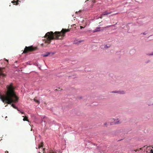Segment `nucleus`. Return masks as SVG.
Listing matches in <instances>:
<instances>
[{"instance_id":"17","label":"nucleus","mask_w":153,"mask_h":153,"mask_svg":"<svg viewBox=\"0 0 153 153\" xmlns=\"http://www.w3.org/2000/svg\"><path fill=\"white\" fill-rule=\"evenodd\" d=\"M20 112L22 114H24V113L23 112H21V111Z\"/></svg>"},{"instance_id":"16","label":"nucleus","mask_w":153,"mask_h":153,"mask_svg":"<svg viewBox=\"0 0 153 153\" xmlns=\"http://www.w3.org/2000/svg\"><path fill=\"white\" fill-rule=\"evenodd\" d=\"M104 125L105 126H107V123H104Z\"/></svg>"},{"instance_id":"18","label":"nucleus","mask_w":153,"mask_h":153,"mask_svg":"<svg viewBox=\"0 0 153 153\" xmlns=\"http://www.w3.org/2000/svg\"><path fill=\"white\" fill-rule=\"evenodd\" d=\"M107 26L106 27H109L110 26Z\"/></svg>"},{"instance_id":"11","label":"nucleus","mask_w":153,"mask_h":153,"mask_svg":"<svg viewBox=\"0 0 153 153\" xmlns=\"http://www.w3.org/2000/svg\"><path fill=\"white\" fill-rule=\"evenodd\" d=\"M23 117H24V118L23 119V121H27L28 122H29L28 120V117H27L25 116V117H24L23 116Z\"/></svg>"},{"instance_id":"19","label":"nucleus","mask_w":153,"mask_h":153,"mask_svg":"<svg viewBox=\"0 0 153 153\" xmlns=\"http://www.w3.org/2000/svg\"><path fill=\"white\" fill-rule=\"evenodd\" d=\"M6 153H6H9L7 151H6L5 152Z\"/></svg>"},{"instance_id":"9","label":"nucleus","mask_w":153,"mask_h":153,"mask_svg":"<svg viewBox=\"0 0 153 153\" xmlns=\"http://www.w3.org/2000/svg\"><path fill=\"white\" fill-rule=\"evenodd\" d=\"M112 93H118L120 94H124L125 93V92L123 91H113L112 92Z\"/></svg>"},{"instance_id":"7","label":"nucleus","mask_w":153,"mask_h":153,"mask_svg":"<svg viewBox=\"0 0 153 153\" xmlns=\"http://www.w3.org/2000/svg\"><path fill=\"white\" fill-rule=\"evenodd\" d=\"M19 1H19V0H13V1H12V3L14 4L17 5L19 4L18 2Z\"/></svg>"},{"instance_id":"12","label":"nucleus","mask_w":153,"mask_h":153,"mask_svg":"<svg viewBox=\"0 0 153 153\" xmlns=\"http://www.w3.org/2000/svg\"><path fill=\"white\" fill-rule=\"evenodd\" d=\"M121 123L120 120L118 119H117L116 121H115V124H118Z\"/></svg>"},{"instance_id":"27","label":"nucleus","mask_w":153,"mask_h":153,"mask_svg":"<svg viewBox=\"0 0 153 153\" xmlns=\"http://www.w3.org/2000/svg\"><path fill=\"white\" fill-rule=\"evenodd\" d=\"M7 105H5V106L6 107V106Z\"/></svg>"},{"instance_id":"21","label":"nucleus","mask_w":153,"mask_h":153,"mask_svg":"<svg viewBox=\"0 0 153 153\" xmlns=\"http://www.w3.org/2000/svg\"><path fill=\"white\" fill-rule=\"evenodd\" d=\"M143 34L144 35H146V34L145 33H143Z\"/></svg>"},{"instance_id":"10","label":"nucleus","mask_w":153,"mask_h":153,"mask_svg":"<svg viewBox=\"0 0 153 153\" xmlns=\"http://www.w3.org/2000/svg\"><path fill=\"white\" fill-rule=\"evenodd\" d=\"M50 53L48 52L47 53H46L43 54L42 55L44 57H46L48 56L50 54Z\"/></svg>"},{"instance_id":"23","label":"nucleus","mask_w":153,"mask_h":153,"mask_svg":"<svg viewBox=\"0 0 153 153\" xmlns=\"http://www.w3.org/2000/svg\"><path fill=\"white\" fill-rule=\"evenodd\" d=\"M153 55V53L151 54H150V55Z\"/></svg>"},{"instance_id":"22","label":"nucleus","mask_w":153,"mask_h":153,"mask_svg":"<svg viewBox=\"0 0 153 153\" xmlns=\"http://www.w3.org/2000/svg\"><path fill=\"white\" fill-rule=\"evenodd\" d=\"M143 149V148H140V150H141V149Z\"/></svg>"},{"instance_id":"15","label":"nucleus","mask_w":153,"mask_h":153,"mask_svg":"<svg viewBox=\"0 0 153 153\" xmlns=\"http://www.w3.org/2000/svg\"><path fill=\"white\" fill-rule=\"evenodd\" d=\"M85 27V26L84 27H83L82 26H81L80 27V29H82L83 28H84Z\"/></svg>"},{"instance_id":"5","label":"nucleus","mask_w":153,"mask_h":153,"mask_svg":"<svg viewBox=\"0 0 153 153\" xmlns=\"http://www.w3.org/2000/svg\"><path fill=\"white\" fill-rule=\"evenodd\" d=\"M5 76L6 75L3 73L1 68H0V79L1 78V77H5Z\"/></svg>"},{"instance_id":"1","label":"nucleus","mask_w":153,"mask_h":153,"mask_svg":"<svg viewBox=\"0 0 153 153\" xmlns=\"http://www.w3.org/2000/svg\"><path fill=\"white\" fill-rule=\"evenodd\" d=\"M6 88L7 90L5 92V94H0V99L3 102L8 104L17 102L19 98L16 94L15 88L13 85V84L11 83L10 85H7Z\"/></svg>"},{"instance_id":"24","label":"nucleus","mask_w":153,"mask_h":153,"mask_svg":"<svg viewBox=\"0 0 153 153\" xmlns=\"http://www.w3.org/2000/svg\"><path fill=\"white\" fill-rule=\"evenodd\" d=\"M44 150H45V149H43V151H44ZM43 152L44 153V152Z\"/></svg>"},{"instance_id":"14","label":"nucleus","mask_w":153,"mask_h":153,"mask_svg":"<svg viewBox=\"0 0 153 153\" xmlns=\"http://www.w3.org/2000/svg\"><path fill=\"white\" fill-rule=\"evenodd\" d=\"M11 106L14 108L17 109V108L15 105L13 104H12Z\"/></svg>"},{"instance_id":"25","label":"nucleus","mask_w":153,"mask_h":153,"mask_svg":"<svg viewBox=\"0 0 153 153\" xmlns=\"http://www.w3.org/2000/svg\"><path fill=\"white\" fill-rule=\"evenodd\" d=\"M6 60L7 61H8V60H7V59H6L5 60Z\"/></svg>"},{"instance_id":"20","label":"nucleus","mask_w":153,"mask_h":153,"mask_svg":"<svg viewBox=\"0 0 153 153\" xmlns=\"http://www.w3.org/2000/svg\"><path fill=\"white\" fill-rule=\"evenodd\" d=\"M42 146H39V148H41V147H42Z\"/></svg>"},{"instance_id":"3","label":"nucleus","mask_w":153,"mask_h":153,"mask_svg":"<svg viewBox=\"0 0 153 153\" xmlns=\"http://www.w3.org/2000/svg\"><path fill=\"white\" fill-rule=\"evenodd\" d=\"M37 49V47H34L33 46L29 47L26 46L23 51V53H26L29 52L34 51Z\"/></svg>"},{"instance_id":"6","label":"nucleus","mask_w":153,"mask_h":153,"mask_svg":"<svg viewBox=\"0 0 153 153\" xmlns=\"http://www.w3.org/2000/svg\"><path fill=\"white\" fill-rule=\"evenodd\" d=\"M112 13L111 11L108 12L107 11H105L102 14L101 16L102 15H106L108 14H110Z\"/></svg>"},{"instance_id":"4","label":"nucleus","mask_w":153,"mask_h":153,"mask_svg":"<svg viewBox=\"0 0 153 153\" xmlns=\"http://www.w3.org/2000/svg\"><path fill=\"white\" fill-rule=\"evenodd\" d=\"M146 152L148 153H153V149L151 147L148 146L146 147Z\"/></svg>"},{"instance_id":"13","label":"nucleus","mask_w":153,"mask_h":153,"mask_svg":"<svg viewBox=\"0 0 153 153\" xmlns=\"http://www.w3.org/2000/svg\"><path fill=\"white\" fill-rule=\"evenodd\" d=\"M34 101H35L37 103L39 104L40 103V102L38 100H36V98L34 99Z\"/></svg>"},{"instance_id":"2","label":"nucleus","mask_w":153,"mask_h":153,"mask_svg":"<svg viewBox=\"0 0 153 153\" xmlns=\"http://www.w3.org/2000/svg\"><path fill=\"white\" fill-rule=\"evenodd\" d=\"M70 31L69 29L63 28L61 31H52L47 32L45 35L44 40L45 43H50L52 40H62L65 36V33Z\"/></svg>"},{"instance_id":"8","label":"nucleus","mask_w":153,"mask_h":153,"mask_svg":"<svg viewBox=\"0 0 153 153\" xmlns=\"http://www.w3.org/2000/svg\"><path fill=\"white\" fill-rule=\"evenodd\" d=\"M100 29H101L100 27H97L96 28V29H95V30H93V32H95L99 31L101 30Z\"/></svg>"},{"instance_id":"26","label":"nucleus","mask_w":153,"mask_h":153,"mask_svg":"<svg viewBox=\"0 0 153 153\" xmlns=\"http://www.w3.org/2000/svg\"><path fill=\"white\" fill-rule=\"evenodd\" d=\"M145 147H146V146H144L143 147V148H145Z\"/></svg>"}]
</instances>
